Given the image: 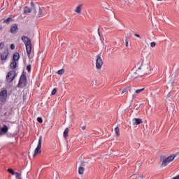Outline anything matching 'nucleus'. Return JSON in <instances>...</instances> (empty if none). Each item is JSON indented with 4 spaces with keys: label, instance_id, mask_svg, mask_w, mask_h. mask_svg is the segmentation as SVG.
<instances>
[{
    "label": "nucleus",
    "instance_id": "f257e3e1",
    "mask_svg": "<svg viewBox=\"0 0 179 179\" xmlns=\"http://www.w3.org/2000/svg\"><path fill=\"white\" fill-rule=\"evenodd\" d=\"M152 72V69H150V66L149 64L143 65L141 64L140 67L134 73V78H142L143 75H148ZM138 75V76H136Z\"/></svg>",
    "mask_w": 179,
    "mask_h": 179
},
{
    "label": "nucleus",
    "instance_id": "f03ea898",
    "mask_svg": "<svg viewBox=\"0 0 179 179\" xmlns=\"http://www.w3.org/2000/svg\"><path fill=\"white\" fill-rule=\"evenodd\" d=\"M22 40L25 45L27 55L28 57H30V55L31 54V48H32L31 39L27 36H24L22 37Z\"/></svg>",
    "mask_w": 179,
    "mask_h": 179
},
{
    "label": "nucleus",
    "instance_id": "7ed1b4c3",
    "mask_svg": "<svg viewBox=\"0 0 179 179\" xmlns=\"http://www.w3.org/2000/svg\"><path fill=\"white\" fill-rule=\"evenodd\" d=\"M31 5L32 6V13H37L36 17L40 18L44 16V12H43L40 6H36L33 2H31Z\"/></svg>",
    "mask_w": 179,
    "mask_h": 179
},
{
    "label": "nucleus",
    "instance_id": "20e7f679",
    "mask_svg": "<svg viewBox=\"0 0 179 179\" xmlns=\"http://www.w3.org/2000/svg\"><path fill=\"white\" fill-rule=\"evenodd\" d=\"M41 143H43V136H40L39 137L38 145L34 151V157H36V155H40V153H41Z\"/></svg>",
    "mask_w": 179,
    "mask_h": 179
},
{
    "label": "nucleus",
    "instance_id": "39448f33",
    "mask_svg": "<svg viewBox=\"0 0 179 179\" xmlns=\"http://www.w3.org/2000/svg\"><path fill=\"white\" fill-rule=\"evenodd\" d=\"M16 78L15 71H9L6 76V80L8 83L13 82V79Z\"/></svg>",
    "mask_w": 179,
    "mask_h": 179
},
{
    "label": "nucleus",
    "instance_id": "423d86ee",
    "mask_svg": "<svg viewBox=\"0 0 179 179\" xmlns=\"http://www.w3.org/2000/svg\"><path fill=\"white\" fill-rule=\"evenodd\" d=\"M101 66H103V59H101V56L100 55H98L96 60V68L98 71H100V69H101Z\"/></svg>",
    "mask_w": 179,
    "mask_h": 179
},
{
    "label": "nucleus",
    "instance_id": "0eeeda50",
    "mask_svg": "<svg viewBox=\"0 0 179 179\" xmlns=\"http://www.w3.org/2000/svg\"><path fill=\"white\" fill-rule=\"evenodd\" d=\"M26 83H27V79L26 78V75L22 74L20 78L18 87H24V86H26Z\"/></svg>",
    "mask_w": 179,
    "mask_h": 179
},
{
    "label": "nucleus",
    "instance_id": "6e6552de",
    "mask_svg": "<svg viewBox=\"0 0 179 179\" xmlns=\"http://www.w3.org/2000/svg\"><path fill=\"white\" fill-rule=\"evenodd\" d=\"M6 97H8V91L3 90L0 92V101L3 103V101H6Z\"/></svg>",
    "mask_w": 179,
    "mask_h": 179
},
{
    "label": "nucleus",
    "instance_id": "1a4fd4ad",
    "mask_svg": "<svg viewBox=\"0 0 179 179\" xmlns=\"http://www.w3.org/2000/svg\"><path fill=\"white\" fill-rule=\"evenodd\" d=\"M10 31L13 34H16V33L19 31V28H17V24H13L10 27Z\"/></svg>",
    "mask_w": 179,
    "mask_h": 179
},
{
    "label": "nucleus",
    "instance_id": "9d476101",
    "mask_svg": "<svg viewBox=\"0 0 179 179\" xmlns=\"http://www.w3.org/2000/svg\"><path fill=\"white\" fill-rule=\"evenodd\" d=\"M8 55H9V52L6 50L1 54V61H6L8 59Z\"/></svg>",
    "mask_w": 179,
    "mask_h": 179
},
{
    "label": "nucleus",
    "instance_id": "9b49d317",
    "mask_svg": "<svg viewBox=\"0 0 179 179\" xmlns=\"http://www.w3.org/2000/svg\"><path fill=\"white\" fill-rule=\"evenodd\" d=\"M8 129L7 125H3V127L0 129V136L5 135L8 133Z\"/></svg>",
    "mask_w": 179,
    "mask_h": 179
},
{
    "label": "nucleus",
    "instance_id": "f8f14e48",
    "mask_svg": "<svg viewBox=\"0 0 179 179\" xmlns=\"http://www.w3.org/2000/svg\"><path fill=\"white\" fill-rule=\"evenodd\" d=\"M33 12V6L31 4V8L25 6L24 8V14L31 13Z\"/></svg>",
    "mask_w": 179,
    "mask_h": 179
},
{
    "label": "nucleus",
    "instance_id": "ddd939ff",
    "mask_svg": "<svg viewBox=\"0 0 179 179\" xmlns=\"http://www.w3.org/2000/svg\"><path fill=\"white\" fill-rule=\"evenodd\" d=\"M83 4H80L79 6H78L74 12H76V13H78V15H80V13H82V8H83Z\"/></svg>",
    "mask_w": 179,
    "mask_h": 179
},
{
    "label": "nucleus",
    "instance_id": "4468645a",
    "mask_svg": "<svg viewBox=\"0 0 179 179\" xmlns=\"http://www.w3.org/2000/svg\"><path fill=\"white\" fill-rule=\"evenodd\" d=\"M133 121H134L133 125H139L143 122L142 121V119H139V118H134L133 119Z\"/></svg>",
    "mask_w": 179,
    "mask_h": 179
},
{
    "label": "nucleus",
    "instance_id": "2eb2a0df",
    "mask_svg": "<svg viewBox=\"0 0 179 179\" xmlns=\"http://www.w3.org/2000/svg\"><path fill=\"white\" fill-rule=\"evenodd\" d=\"M20 57V55H19V53L17 52H15L13 54V59L14 60L15 62H16V61H19Z\"/></svg>",
    "mask_w": 179,
    "mask_h": 179
},
{
    "label": "nucleus",
    "instance_id": "dca6fc26",
    "mask_svg": "<svg viewBox=\"0 0 179 179\" xmlns=\"http://www.w3.org/2000/svg\"><path fill=\"white\" fill-rule=\"evenodd\" d=\"M169 163H170V162H169L167 158L164 159L162 161V167H165V166H167V164H169Z\"/></svg>",
    "mask_w": 179,
    "mask_h": 179
},
{
    "label": "nucleus",
    "instance_id": "f3484780",
    "mask_svg": "<svg viewBox=\"0 0 179 179\" xmlns=\"http://www.w3.org/2000/svg\"><path fill=\"white\" fill-rule=\"evenodd\" d=\"M174 159H176V155H174L166 157V159H168L169 163H171V162H173V160H174Z\"/></svg>",
    "mask_w": 179,
    "mask_h": 179
},
{
    "label": "nucleus",
    "instance_id": "a211bd4d",
    "mask_svg": "<svg viewBox=\"0 0 179 179\" xmlns=\"http://www.w3.org/2000/svg\"><path fill=\"white\" fill-rule=\"evenodd\" d=\"M69 134V129L66 128L65 130H64V137L65 138H68Z\"/></svg>",
    "mask_w": 179,
    "mask_h": 179
},
{
    "label": "nucleus",
    "instance_id": "6ab92c4d",
    "mask_svg": "<svg viewBox=\"0 0 179 179\" xmlns=\"http://www.w3.org/2000/svg\"><path fill=\"white\" fill-rule=\"evenodd\" d=\"M16 66H17V63H16V62H13L10 64V68H11V69H16Z\"/></svg>",
    "mask_w": 179,
    "mask_h": 179
},
{
    "label": "nucleus",
    "instance_id": "aec40b11",
    "mask_svg": "<svg viewBox=\"0 0 179 179\" xmlns=\"http://www.w3.org/2000/svg\"><path fill=\"white\" fill-rule=\"evenodd\" d=\"M83 173H85V169L82 166H80L78 169V173L82 175Z\"/></svg>",
    "mask_w": 179,
    "mask_h": 179
},
{
    "label": "nucleus",
    "instance_id": "412c9836",
    "mask_svg": "<svg viewBox=\"0 0 179 179\" xmlns=\"http://www.w3.org/2000/svg\"><path fill=\"white\" fill-rule=\"evenodd\" d=\"M115 132L117 135V136H120V127H117L115 128Z\"/></svg>",
    "mask_w": 179,
    "mask_h": 179
},
{
    "label": "nucleus",
    "instance_id": "4be33fe9",
    "mask_svg": "<svg viewBox=\"0 0 179 179\" xmlns=\"http://www.w3.org/2000/svg\"><path fill=\"white\" fill-rule=\"evenodd\" d=\"M12 22V17H8V19L3 21V23H6V24H9Z\"/></svg>",
    "mask_w": 179,
    "mask_h": 179
},
{
    "label": "nucleus",
    "instance_id": "5701e85b",
    "mask_svg": "<svg viewBox=\"0 0 179 179\" xmlns=\"http://www.w3.org/2000/svg\"><path fill=\"white\" fill-rule=\"evenodd\" d=\"M129 89H131V87H127L126 88H124L123 90L122 91V94H124V93H127V92H128Z\"/></svg>",
    "mask_w": 179,
    "mask_h": 179
},
{
    "label": "nucleus",
    "instance_id": "b1692460",
    "mask_svg": "<svg viewBox=\"0 0 179 179\" xmlns=\"http://www.w3.org/2000/svg\"><path fill=\"white\" fill-rule=\"evenodd\" d=\"M7 171H8L10 174H12V176H15V174L16 173V172L13 171V169H8Z\"/></svg>",
    "mask_w": 179,
    "mask_h": 179
},
{
    "label": "nucleus",
    "instance_id": "393cba45",
    "mask_svg": "<svg viewBox=\"0 0 179 179\" xmlns=\"http://www.w3.org/2000/svg\"><path fill=\"white\" fill-rule=\"evenodd\" d=\"M15 176L16 179H22V176H20V173H19L18 172H15Z\"/></svg>",
    "mask_w": 179,
    "mask_h": 179
},
{
    "label": "nucleus",
    "instance_id": "a878e982",
    "mask_svg": "<svg viewBox=\"0 0 179 179\" xmlns=\"http://www.w3.org/2000/svg\"><path fill=\"white\" fill-rule=\"evenodd\" d=\"M143 90H145V88H142L140 90H136V94H139V93H142V92H143Z\"/></svg>",
    "mask_w": 179,
    "mask_h": 179
},
{
    "label": "nucleus",
    "instance_id": "bb28decb",
    "mask_svg": "<svg viewBox=\"0 0 179 179\" xmlns=\"http://www.w3.org/2000/svg\"><path fill=\"white\" fill-rule=\"evenodd\" d=\"M64 72H65V70H64V69H62L61 70H59L57 71V73H58V75H64Z\"/></svg>",
    "mask_w": 179,
    "mask_h": 179
},
{
    "label": "nucleus",
    "instance_id": "cd10ccee",
    "mask_svg": "<svg viewBox=\"0 0 179 179\" xmlns=\"http://www.w3.org/2000/svg\"><path fill=\"white\" fill-rule=\"evenodd\" d=\"M52 96H55L57 94V88H54L51 93Z\"/></svg>",
    "mask_w": 179,
    "mask_h": 179
},
{
    "label": "nucleus",
    "instance_id": "c85d7f7f",
    "mask_svg": "<svg viewBox=\"0 0 179 179\" xmlns=\"http://www.w3.org/2000/svg\"><path fill=\"white\" fill-rule=\"evenodd\" d=\"M5 47V43L3 42L0 43V50H2Z\"/></svg>",
    "mask_w": 179,
    "mask_h": 179
},
{
    "label": "nucleus",
    "instance_id": "c756f323",
    "mask_svg": "<svg viewBox=\"0 0 179 179\" xmlns=\"http://www.w3.org/2000/svg\"><path fill=\"white\" fill-rule=\"evenodd\" d=\"M27 71H28V72H30L31 71V65H28L27 66Z\"/></svg>",
    "mask_w": 179,
    "mask_h": 179
},
{
    "label": "nucleus",
    "instance_id": "7c9ffc66",
    "mask_svg": "<svg viewBox=\"0 0 179 179\" xmlns=\"http://www.w3.org/2000/svg\"><path fill=\"white\" fill-rule=\"evenodd\" d=\"M37 121H38V122H39L40 124H42V123H43V118H41V117H38V118H37Z\"/></svg>",
    "mask_w": 179,
    "mask_h": 179
},
{
    "label": "nucleus",
    "instance_id": "2f4dec72",
    "mask_svg": "<svg viewBox=\"0 0 179 179\" xmlns=\"http://www.w3.org/2000/svg\"><path fill=\"white\" fill-rule=\"evenodd\" d=\"M125 43H126V47H128V43H129V40L128 39V37H126Z\"/></svg>",
    "mask_w": 179,
    "mask_h": 179
},
{
    "label": "nucleus",
    "instance_id": "473e14b6",
    "mask_svg": "<svg viewBox=\"0 0 179 179\" xmlns=\"http://www.w3.org/2000/svg\"><path fill=\"white\" fill-rule=\"evenodd\" d=\"M150 46H151L152 48L156 47V42H151V43H150Z\"/></svg>",
    "mask_w": 179,
    "mask_h": 179
},
{
    "label": "nucleus",
    "instance_id": "72a5a7b5",
    "mask_svg": "<svg viewBox=\"0 0 179 179\" xmlns=\"http://www.w3.org/2000/svg\"><path fill=\"white\" fill-rule=\"evenodd\" d=\"M134 36H135V37H138V38H141V35H139L138 34H135Z\"/></svg>",
    "mask_w": 179,
    "mask_h": 179
},
{
    "label": "nucleus",
    "instance_id": "f704fd0d",
    "mask_svg": "<svg viewBox=\"0 0 179 179\" xmlns=\"http://www.w3.org/2000/svg\"><path fill=\"white\" fill-rule=\"evenodd\" d=\"M15 48V44H11L10 45V49L13 50Z\"/></svg>",
    "mask_w": 179,
    "mask_h": 179
},
{
    "label": "nucleus",
    "instance_id": "c9c22d12",
    "mask_svg": "<svg viewBox=\"0 0 179 179\" xmlns=\"http://www.w3.org/2000/svg\"><path fill=\"white\" fill-rule=\"evenodd\" d=\"M98 34L99 37H101V34H100V28L98 29Z\"/></svg>",
    "mask_w": 179,
    "mask_h": 179
},
{
    "label": "nucleus",
    "instance_id": "e433bc0d",
    "mask_svg": "<svg viewBox=\"0 0 179 179\" xmlns=\"http://www.w3.org/2000/svg\"><path fill=\"white\" fill-rule=\"evenodd\" d=\"M85 163H86V162L82 161V162H81V166H85Z\"/></svg>",
    "mask_w": 179,
    "mask_h": 179
},
{
    "label": "nucleus",
    "instance_id": "4c0bfd02",
    "mask_svg": "<svg viewBox=\"0 0 179 179\" xmlns=\"http://www.w3.org/2000/svg\"><path fill=\"white\" fill-rule=\"evenodd\" d=\"M81 129H83V131H85V129H86V127H85V126H83V127H81Z\"/></svg>",
    "mask_w": 179,
    "mask_h": 179
},
{
    "label": "nucleus",
    "instance_id": "58836bf2",
    "mask_svg": "<svg viewBox=\"0 0 179 179\" xmlns=\"http://www.w3.org/2000/svg\"><path fill=\"white\" fill-rule=\"evenodd\" d=\"M173 179H179V175H178L177 176L173 178Z\"/></svg>",
    "mask_w": 179,
    "mask_h": 179
},
{
    "label": "nucleus",
    "instance_id": "ea45409f",
    "mask_svg": "<svg viewBox=\"0 0 179 179\" xmlns=\"http://www.w3.org/2000/svg\"><path fill=\"white\" fill-rule=\"evenodd\" d=\"M157 1H163V0H157Z\"/></svg>",
    "mask_w": 179,
    "mask_h": 179
}]
</instances>
